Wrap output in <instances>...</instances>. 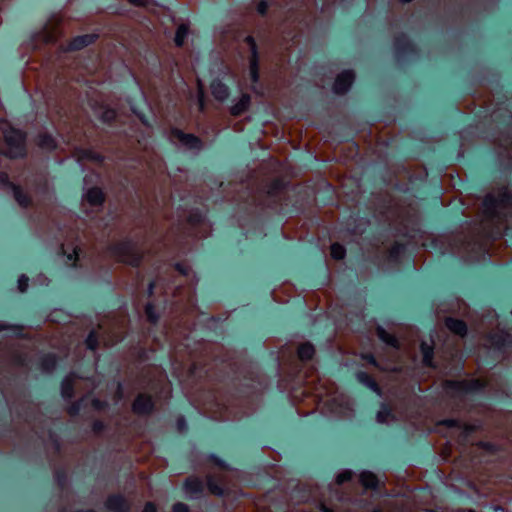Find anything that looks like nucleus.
Listing matches in <instances>:
<instances>
[{
  "label": "nucleus",
  "instance_id": "nucleus-8",
  "mask_svg": "<svg viewBox=\"0 0 512 512\" xmlns=\"http://www.w3.org/2000/svg\"><path fill=\"white\" fill-rule=\"evenodd\" d=\"M202 488V482L196 478L188 479L184 485L185 494L190 498H196L201 493Z\"/></svg>",
  "mask_w": 512,
  "mask_h": 512
},
{
  "label": "nucleus",
  "instance_id": "nucleus-6",
  "mask_svg": "<svg viewBox=\"0 0 512 512\" xmlns=\"http://www.w3.org/2000/svg\"><path fill=\"white\" fill-rule=\"evenodd\" d=\"M247 43L249 44L252 52V57L250 60V76L253 82L258 81V59H257V52H256V44L254 42V39L251 36H248L246 38Z\"/></svg>",
  "mask_w": 512,
  "mask_h": 512
},
{
  "label": "nucleus",
  "instance_id": "nucleus-33",
  "mask_svg": "<svg viewBox=\"0 0 512 512\" xmlns=\"http://www.w3.org/2000/svg\"><path fill=\"white\" fill-rule=\"evenodd\" d=\"M267 8H268V4H267V2H265V1H261V2L258 4V6H257V10H258V12H259L260 14H264V13L266 12Z\"/></svg>",
  "mask_w": 512,
  "mask_h": 512
},
{
  "label": "nucleus",
  "instance_id": "nucleus-14",
  "mask_svg": "<svg viewBox=\"0 0 512 512\" xmlns=\"http://www.w3.org/2000/svg\"><path fill=\"white\" fill-rule=\"evenodd\" d=\"M446 327L453 333L457 334V335H460V336H464L466 334V331H467V328H466V324L461 321V320H457V319H453V318H448L446 320Z\"/></svg>",
  "mask_w": 512,
  "mask_h": 512
},
{
  "label": "nucleus",
  "instance_id": "nucleus-41",
  "mask_svg": "<svg viewBox=\"0 0 512 512\" xmlns=\"http://www.w3.org/2000/svg\"><path fill=\"white\" fill-rule=\"evenodd\" d=\"M152 291H153V284H150V286H149V292H150V293H152Z\"/></svg>",
  "mask_w": 512,
  "mask_h": 512
},
{
  "label": "nucleus",
  "instance_id": "nucleus-37",
  "mask_svg": "<svg viewBox=\"0 0 512 512\" xmlns=\"http://www.w3.org/2000/svg\"><path fill=\"white\" fill-rule=\"evenodd\" d=\"M177 425H178V429L180 431H183L186 428V423H185V420L183 418L178 420Z\"/></svg>",
  "mask_w": 512,
  "mask_h": 512
},
{
  "label": "nucleus",
  "instance_id": "nucleus-17",
  "mask_svg": "<svg viewBox=\"0 0 512 512\" xmlns=\"http://www.w3.org/2000/svg\"><path fill=\"white\" fill-rule=\"evenodd\" d=\"M38 145L43 149L50 150L55 147V140L48 134H41L38 137Z\"/></svg>",
  "mask_w": 512,
  "mask_h": 512
},
{
  "label": "nucleus",
  "instance_id": "nucleus-39",
  "mask_svg": "<svg viewBox=\"0 0 512 512\" xmlns=\"http://www.w3.org/2000/svg\"><path fill=\"white\" fill-rule=\"evenodd\" d=\"M7 180H8L7 175H6V174H3V175L1 176V181H2V182H6Z\"/></svg>",
  "mask_w": 512,
  "mask_h": 512
},
{
  "label": "nucleus",
  "instance_id": "nucleus-4",
  "mask_svg": "<svg viewBox=\"0 0 512 512\" xmlns=\"http://www.w3.org/2000/svg\"><path fill=\"white\" fill-rule=\"evenodd\" d=\"M354 81V74L352 71H344L339 74L335 80L333 90L337 94H343L348 91Z\"/></svg>",
  "mask_w": 512,
  "mask_h": 512
},
{
  "label": "nucleus",
  "instance_id": "nucleus-13",
  "mask_svg": "<svg viewBox=\"0 0 512 512\" xmlns=\"http://www.w3.org/2000/svg\"><path fill=\"white\" fill-rule=\"evenodd\" d=\"M108 509L116 512H124L127 510V503L121 496H111L106 501Z\"/></svg>",
  "mask_w": 512,
  "mask_h": 512
},
{
  "label": "nucleus",
  "instance_id": "nucleus-20",
  "mask_svg": "<svg viewBox=\"0 0 512 512\" xmlns=\"http://www.w3.org/2000/svg\"><path fill=\"white\" fill-rule=\"evenodd\" d=\"M188 35V27L185 24H181L176 31L175 35V43L177 46H182L184 44L185 38Z\"/></svg>",
  "mask_w": 512,
  "mask_h": 512
},
{
  "label": "nucleus",
  "instance_id": "nucleus-25",
  "mask_svg": "<svg viewBox=\"0 0 512 512\" xmlns=\"http://www.w3.org/2000/svg\"><path fill=\"white\" fill-rule=\"evenodd\" d=\"M351 477H352V472L350 470H344L337 475L336 481L338 484H342V483L350 480Z\"/></svg>",
  "mask_w": 512,
  "mask_h": 512
},
{
  "label": "nucleus",
  "instance_id": "nucleus-32",
  "mask_svg": "<svg viewBox=\"0 0 512 512\" xmlns=\"http://www.w3.org/2000/svg\"><path fill=\"white\" fill-rule=\"evenodd\" d=\"M115 118V112L113 110H107L103 114V119L106 121H110Z\"/></svg>",
  "mask_w": 512,
  "mask_h": 512
},
{
  "label": "nucleus",
  "instance_id": "nucleus-10",
  "mask_svg": "<svg viewBox=\"0 0 512 512\" xmlns=\"http://www.w3.org/2000/svg\"><path fill=\"white\" fill-rule=\"evenodd\" d=\"M211 92L213 96L219 100L224 101L229 96L228 87L220 81H213L211 84Z\"/></svg>",
  "mask_w": 512,
  "mask_h": 512
},
{
  "label": "nucleus",
  "instance_id": "nucleus-40",
  "mask_svg": "<svg viewBox=\"0 0 512 512\" xmlns=\"http://www.w3.org/2000/svg\"><path fill=\"white\" fill-rule=\"evenodd\" d=\"M323 512H332V511L326 507H323Z\"/></svg>",
  "mask_w": 512,
  "mask_h": 512
},
{
  "label": "nucleus",
  "instance_id": "nucleus-34",
  "mask_svg": "<svg viewBox=\"0 0 512 512\" xmlns=\"http://www.w3.org/2000/svg\"><path fill=\"white\" fill-rule=\"evenodd\" d=\"M142 512H157L156 507L153 503L149 502L145 505Z\"/></svg>",
  "mask_w": 512,
  "mask_h": 512
},
{
  "label": "nucleus",
  "instance_id": "nucleus-11",
  "mask_svg": "<svg viewBox=\"0 0 512 512\" xmlns=\"http://www.w3.org/2000/svg\"><path fill=\"white\" fill-rule=\"evenodd\" d=\"M250 104V96L248 94H242L239 100L233 104L230 108V112L234 116H238L245 112Z\"/></svg>",
  "mask_w": 512,
  "mask_h": 512
},
{
  "label": "nucleus",
  "instance_id": "nucleus-26",
  "mask_svg": "<svg viewBox=\"0 0 512 512\" xmlns=\"http://www.w3.org/2000/svg\"><path fill=\"white\" fill-rule=\"evenodd\" d=\"M97 336L95 333H90L86 339V345L89 349L94 350L97 347Z\"/></svg>",
  "mask_w": 512,
  "mask_h": 512
},
{
  "label": "nucleus",
  "instance_id": "nucleus-1",
  "mask_svg": "<svg viewBox=\"0 0 512 512\" xmlns=\"http://www.w3.org/2000/svg\"><path fill=\"white\" fill-rule=\"evenodd\" d=\"M0 129L3 132L7 144L5 153L11 158L24 155V134L20 130L12 128L6 121H0Z\"/></svg>",
  "mask_w": 512,
  "mask_h": 512
},
{
  "label": "nucleus",
  "instance_id": "nucleus-36",
  "mask_svg": "<svg viewBox=\"0 0 512 512\" xmlns=\"http://www.w3.org/2000/svg\"><path fill=\"white\" fill-rule=\"evenodd\" d=\"M493 204V197L488 195L484 200V206L489 208Z\"/></svg>",
  "mask_w": 512,
  "mask_h": 512
},
{
  "label": "nucleus",
  "instance_id": "nucleus-5",
  "mask_svg": "<svg viewBox=\"0 0 512 512\" xmlns=\"http://www.w3.org/2000/svg\"><path fill=\"white\" fill-rule=\"evenodd\" d=\"M483 387V383L480 380L471 381H447V389H455L460 391H472Z\"/></svg>",
  "mask_w": 512,
  "mask_h": 512
},
{
  "label": "nucleus",
  "instance_id": "nucleus-27",
  "mask_svg": "<svg viewBox=\"0 0 512 512\" xmlns=\"http://www.w3.org/2000/svg\"><path fill=\"white\" fill-rule=\"evenodd\" d=\"M198 102L200 109L204 107V88L200 81H198Z\"/></svg>",
  "mask_w": 512,
  "mask_h": 512
},
{
  "label": "nucleus",
  "instance_id": "nucleus-19",
  "mask_svg": "<svg viewBox=\"0 0 512 512\" xmlns=\"http://www.w3.org/2000/svg\"><path fill=\"white\" fill-rule=\"evenodd\" d=\"M61 393L64 398H71L73 395L72 376H67L61 385Z\"/></svg>",
  "mask_w": 512,
  "mask_h": 512
},
{
  "label": "nucleus",
  "instance_id": "nucleus-16",
  "mask_svg": "<svg viewBox=\"0 0 512 512\" xmlns=\"http://www.w3.org/2000/svg\"><path fill=\"white\" fill-rule=\"evenodd\" d=\"M314 347L309 343H304L298 348V356L301 360H309L314 355Z\"/></svg>",
  "mask_w": 512,
  "mask_h": 512
},
{
  "label": "nucleus",
  "instance_id": "nucleus-30",
  "mask_svg": "<svg viewBox=\"0 0 512 512\" xmlns=\"http://www.w3.org/2000/svg\"><path fill=\"white\" fill-rule=\"evenodd\" d=\"M173 512H189L187 505L183 503H177L173 507Z\"/></svg>",
  "mask_w": 512,
  "mask_h": 512
},
{
  "label": "nucleus",
  "instance_id": "nucleus-2",
  "mask_svg": "<svg viewBox=\"0 0 512 512\" xmlns=\"http://www.w3.org/2000/svg\"><path fill=\"white\" fill-rule=\"evenodd\" d=\"M169 139L176 145L183 146L188 149H199L201 146L200 140L191 134H185L178 129L171 130Z\"/></svg>",
  "mask_w": 512,
  "mask_h": 512
},
{
  "label": "nucleus",
  "instance_id": "nucleus-31",
  "mask_svg": "<svg viewBox=\"0 0 512 512\" xmlns=\"http://www.w3.org/2000/svg\"><path fill=\"white\" fill-rule=\"evenodd\" d=\"M389 415V411L387 409H383L378 412L377 414V420L378 422H385L386 417Z\"/></svg>",
  "mask_w": 512,
  "mask_h": 512
},
{
  "label": "nucleus",
  "instance_id": "nucleus-12",
  "mask_svg": "<svg viewBox=\"0 0 512 512\" xmlns=\"http://www.w3.org/2000/svg\"><path fill=\"white\" fill-rule=\"evenodd\" d=\"M84 199L91 206H99L104 201V195L99 188H92L86 192V194L84 195Z\"/></svg>",
  "mask_w": 512,
  "mask_h": 512
},
{
  "label": "nucleus",
  "instance_id": "nucleus-43",
  "mask_svg": "<svg viewBox=\"0 0 512 512\" xmlns=\"http://www.w3.org/2000/svg\"><path fill=\"white\" fill-rule=\"evenodd\" d=\"M51 360H52V367H54L55 361H54V359H51Z\"/></svg>",
  "mask_w": 512,
  "mask_h": 512
},
{
  "label": "nucleus",
  "instance_id": "nucleus-21",
  "mask_svg": "<svg viewBox=\"0 0 512 512\" xmlns=\"http://www.w3.org/2000/svg\"><path fill=\"white\" fill-rule=\"evenodd\" d=\"M421 351H422V354H423V362L425 365L427 366H431L432 365V358H433V348L432 346L426 344V343H422L421 344Z\"/></svg>",
  "mask_w": 512,
  "mask_h": 512
},
{
  "label": "nucleus",
  "instance_id": "nucleus-15",
  "mask_svg": "<svg viewBox=\"0 0 512 512\" xmlns=\"http://www.w3.org/2000/svg\"><path fill=\"white\" fill-rule=\"evenodd\" d=\"M360 482L365 488H374L378 481L372 472L364 471L360 474Z\"/></svg>",
  "mask_w": 512,
  "mask_h": 512
},
{
  "label": "nucleus",
  "instance_id": "nucleus-42",
  "mask_svg": "<svg viewBox=\"0 0 512 512\" xmlns=\"http://www.w3.org/2000/svg\"><path fill=\"white\" fill-rule=\"evenodd\" d=\"M45 280H46V279H43V280H42V277H40V278H39L40 284L45 283Z\"/></svg>",
  "mask_w": 512,
  "mask_h": 512
},
{
  "label": "nucleus",
  "instance_id": "nucleus-9",
  "mask_svg": "<svg viewBox=\"0 0 512 512\" xmlns=\"http://www.w3.org/2000/svg\"><path fill=\"white\" fill-rule=\"evenodd\" d=\"M95 35H82L74 38L68 46L69 50H79L93 43Z\"/></svg>",
  "mask_w": 512,
  "mask_h": 512
},
{
  "label": "nucleus",
  "instance_id": "nucleus-24",
  "mask_svg": "<svg viewBox=\"0 0 512 512\" xmlns=\"http://www.w3.org/2000/svg\"><path fill=\"white\" fill-rule=\"evenodd\" d=\"M13 191H14V196H15L16 201L21 206H24V207L27 206L28 202H29L27 195L22 190H20V188L15 187V186H13Z\"/></svg>",
  "mask_w": 512,
  "mask_h": 512
},
{
  "label": "nucleus",
  "instance_id": "nucleus-23",
  "mask_svg": "<svg viewBox=\"0 0 512 512\" xmlns=\"http://www.w3.org/2000/svg\"><path fill=\"white\" fill-rule=\"evenodd\" d=\"M345 254H346V251L342 245H340L338 243L331 245V256L334 259L341 260L344 258Z\"/></svg>",
  "mask_w": 512,
  "mask_h": 512
},
{
  "label": "nucleus",
  "instance_id": "nucleus-28",
  "mask_svg": "<svg viewBox=\"0 0 512 512\" xmlns=\"http://www.w3.org/2000/svg\"><path fill=\"white\" fill-rule=\"evenodd\" d=\"M146 315L151 322H155L158 319V316L155 314L154 308L151 304L146 306Z\"/></svg>",
  "mask_w": 512,
  "mask_h": 512
},
{
  "label": "nucleus",
  "instance_id": "nucleus-3",
  "mask_svg": "<svg viewBox=\"0 0 512 512\" xmlns=\"http://www.w3.org/2000/svg\"><path fill=\"white\" fill-rule=\"evenodd\" d=\"M114 254L119 261L137 265L139 259L134 255V247L130 243L120 244L114 248Z\"/></svg>",
  "mask_w": 512,
  "mask_h": 512
},
{
  "label": "nucleus",
  "instance_id": "nucleus-35",
  "mask_svg": "<svg viewBox=\"0 0 512 512\" xmlns=\"http://www.w3.org/2000/svg\"><path fill=\"white\" fill-rule=\"evenodd\" d=\"M77 256H78V250H77V248H76V247H74V248L72 249V252H71V253H68V254H67V258H68V260H69V261H72L73 259H76V258H77Z\"/></svg>",
  "mask_w": 512,
  "mask_h": 512
},
{
  "label": "nucleus",
  "instance_id": "nucleus-22",
  "mask_svg": "<svg viewBox=\"0 0 512 512\" xmlns=\"http://www.w3.org/2000/svg\"><path fill=\"white\" fill-rule=\"evenodd\" d=\"M377 334L383 342H385L391 346L397 345V339L393 335L387 333L383 328L379 327L377 329Z\"/></svg>",
  "mask_w": 512,
  "mask_h": 512
},
{
  "label": "nucleus",
  "instance_id": "nucleus-7",
  "mask_svg": "<svg viewBox=\"0 0 512 512\" xmlns=\"http://www.w3.org/2000/svg\"><path fill=\"white\" fill-rule=\"evenodd\" d=\"M153 403L150 397L140 395L133 404V410L137 414H146L151 411Z\"/></svg>",
  "mask_w": 512,
  "mask_h": 512
},
{
  "label": "nucleus",
  "instance_id": "nucleus-29",
  "mask_svg": "<svg viewBox=\"0 0 512 512\" xmlns=\"http://www.w3.org/2000/svg\"><path fill=\"white\" fill-rule=\"evenodd\" d=\"M28 287V278L25 275L20 276L18 279V288L20 292H25Z\"/></svg>",
  "mask_w": 512,
  "mask_h": 512
},
{
  "label": "nucleus",
  "instance_id": "nucleus-38",
  "mask_svg": "<svg viewBox=\"0 0 512 512\" xmlns=\"http://www.w3.org/2000/svg\"><path fill=\"white\" fill-rule=\"evenodd\" d=\"M129 1L135 5H145L148 2V0H129Z\"/></svg>",
  "mask_w": 512,
  "mask_h": 512
},
{
  "label": "nucleus",
  "instance_id": "nucleus-18",
  "mask_svg": "<svg viewBox=\"0 0 512 512\" xmlns=\"http://www.w3.org/2000/svg\"><path fill=\"white\" fill-rule=\"evenodd\" d=\"M357 379L361 383H363L364 385L369 387L371 390L378 392V386H377L376 382L368 374H366L364 372H359L357 374Z\"/></svg>",
  "mask_w": 512,
  "mask_h": 512
}]
</instances>
